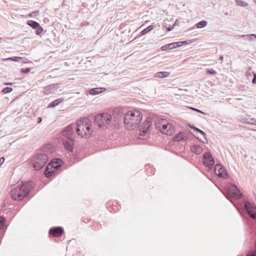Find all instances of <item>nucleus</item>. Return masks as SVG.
Masks as SVG:
<instances>
[{
  "label": "nucleus",
  "instance_id": "nucleus-1",
  "mask_svg": "<svg viewBox=\"0 0 256 256\" xmlns=\"http://www.w3.org/2000/svg\"><path fill=\"white\" fill-rule=\"evenodd\" d=\"M34 183L32 181L28 182H23L12 187L10 192V195L12 200H20L26 196L32 188Z\"/></svg>",
  "mask_w": 256,
  "mask_h": 256
},
{
  "label": "nucleus",
  "instance_id": "nucleus-2",
  "mask_svg": "<svg viewBox=\"0 0 256 256\" xmlns=\"http://www.w3.org/2000/svg\"><path fill=\"white\" fill-rule=\"evenodd\" d=\"M90 121L87 118H81L76 122V131L78 136L82 138L90 134L92 132L90 128Z\"/></svg>",
  "mask_w": 256,
  "mask_h": 256
},
{
  "label": "nucleus",
  "instance_id": "nucleus-3",
  "mask_svg": "<svg viewBox=\"0 0 256 256\" xmlns=\"http://www.w3.org/2000/svg\"><path fill=\"white\" fill-rule=\"evenodd\" d=\"M155 126L161 133L171 136L174 133V128L172 124L165 119L158 120L155 122Z\"/></svg>",
  "mask_w": 256,
  "mask_h": 256
},
{
  "label": "nucleus",
  "instance_id": "nucleus-4",
  "mask_svg": "<svg viewBox=\"0 0 256 256\" xmlns=\"http://www.w3.org/2000/svg\"><path fill=\"white\" fill-rule=\"evenodd\" d=\"M49 152L38 153L34 156L32 164L34 169L38 170L42 168L46 164L48 159Z\"/></svg>",
  "mask_w": 256,
  "mask_h": 256
},
{
  "label": "nucleus",
  "instance_id": "nucleus-5",
  "mask_svg": "<svg viewBox=\"0 0 256 256\" xmlns=\"http://www.w3.org/2000/svg\"><path fill=\"white\" fill-rule=\"evenodd\" d=\"M142 120V113L138 110H129V130L136 128Z\"/></svg>",
  "mask_w": 256,
  "mask_h": 256
},
{
  "label": "nucleus",
  "instance_id": "nucleus-6",
  "mask_svg": "<svg viewBox=\"0 0 256 256\" xmlns=\"http://www.w3.org/2000/svg\"><path fill=\"white\" fill-rule=\"evenodd\" d=\"M112 121V115L108 113H102L95 116V122L100 128H106Z\"/></svg>",
  "mask_w": 256,
  "mask_h": 256
},
{
  "label": "nucleus",
  "instance_id": "nucleus-7",
  "mask_svg": "<svg viewBox=\"0 0 256 256\" xmlns=\"http://www.w3.org/2000/svg\"><path fill=\"white\" fill-rule=\"evenodd\" d=\"M242 196L239 189L234 185L230 184L228 186L226 194V196L228 198H233L236 199L239 198Z\"/></svg>",
  "mask_w": 256,
  "mask_h": 256
},
{
  "label": "nucleus",
  "instance_id": "nucleus-8",
  "mask_svg": "<svg viewBox=\"0 0 256 256\" xmlns=\"http://www.w3.org/2000/svg\"><path fill=\"white\" fill-rule=\"evenodd\" d=\"M76 128L74 124H68L64 128L62 132V136L67 139H74L72 136L74 134V130Z\"/></svg>",
  "mask_w": 256,
  "mask_h": 256
},
{
  "label": "nucleus",
  "instance_id": "nucleus-9",
  "mask_svg": "<svg viewBox=\"0 0 256 256\" xmlns=\"http://www.w3.org/2000/svg\"><path fill=\"white\" fill-rule=\"evenodd\" d=\"M203 163L208 168L211 169L214 166V161L212 154L209 152H206L203 156Z\"/></svg>",
  "mask_w": 256,
  "mask_h": 256
},
{
  "label": "nucleus",
  "instance_id": "nucleus-10",
  "mask_svg": "<svg viewBox=\"0 0 256 256\" xmlns=\"http://www.w3.org/2000/svg\"><path fill=\"white\" fill-rule=\"evenodd\" d=\"M244 207L250 218L256 220V206L250 202H246Z\"/></svg>",
  "mask_w": 256,
  "mask_h": 256
},
{
  "label": "nucleus",
  "instance_id": "nucleus-11",
  "mask_svg": "<svg viewBox=\"0 0 256 256\" xmlns=\"http://www.w3.org/2000/svg\"><path fill=\"white\" fill-rule=\"evenodd\" d=\"M151 126V122L149 119H147L142 122L139 130L140 136H145L148 134V130Z\"/></svg>",
  "mask_w": 256,
  "mask_h": 256
},
{
  "label": "nucleus",
  "instance_id": "nucleus-12",
  "mask_svg": "<svg viewBox=\"0 0 256 256\" xmlns=\"http://www.w3.org/2000/svg\"><path fill=\"white\" fill-rule=\"evenodd\" d=\"M214 172L219 177L226 178L227 176V172L226 170L220 164H216L214 166Z\"/></svg>",
  "mask_w": 256,
  "mask_h": 256
},
{
  "label": "nucleus",
  "instance_id": "nucleus-13",
  "mask_svg": "<svg viewBox=\"0 0 256 256\" xmlns=\"http://www.w3.org/2000/svg\"><path fill=\"white\" fill-rule=\"evenodd\" d=\"M64 232V229L60 226L54 227L51 228L49 231V234L52 236H60Z\"/></svg>",
  "mask_w": 256,
  "mask_h": 256
},
{
  "label": "nucleus",
  "instance_id": "nucleus-14",
  "mask_svg": "<svg viewBox=\"0 0 256 256\" xmlns=\"http://www.w3.org/2000/svg\"><path fill=\"white\" fill-rule=\"evenodd\" d=\"M110 112L114 116V118L122 116L124 112V109L122 108H116L110 110Z\"/></svg>",
  "mask_w": 256,
  "mask_h": 256
},
{
  "label": "nucleus",
  "instance_id": "nucleus-15",
  "mask_svg": "<svg viewBox=\"0 0 256 256\" xmlns=\"http://www.w3.org/2000/svg\"><path fill=\"white\" fill-rule=\"evenodd\" d=\"M74 139H67L63 141V144L66 149L72 152L74 150Z\"/></svg>",
  "mask_w": 256,
  "mask_h": 256
},
{
  "label": "nucleus",
  "instance_id": "nucleus-16",
  "mask_svg": "<svg viewBox=\"0 0 256 256\" xmlns=\"http://www.w3.org/2000/svg\"><path fill=\"white\" fill-rule=\"evenodd\" d=\"M57 84H52L46 86L44 88V92L45 94L48 95L50 93L53 92L54 90L57 89Z\"/></svg>",
  "mask_w": 256,
  "mask_h": 256
},
{
  "label": "nucleus",
  "instance_id": "nucleus-17",
  "mask_svg": "<svg viewBox=\"0 0 256 256\" xmlns=\"http://www.w3.org/2000/svg\"><path fill=\"white\" fill-rule=\"evenodd\" d=\"M106 90L105 88H92L90 91V94L91 95H96L99 94H100Z\"/></svg>",
  "mask_w": 256,
  "mask_h": 256
},
{
  "label": "nucleus",
  "instance_id": "nucleus-18",
  "mask_svg": "<svg viewBox=\"0 0 256 256\" xmlns=\"http://www.w3.org/2000/svg\"><path fill=\"white\" fill-rule=\"evenodd\" d=\"M174 140L176 142H179L182 140H186L188 139L186 135L184 132H180L177 134L174 138Z\"/></svg>",
  "mask_w": 256,
  "mask_h": 256
},
{
  "label": "nucleus",
  "instance_id": "nucleus-19",
  "mask_svg": "<svg viewBox=\"0 0 256 256\" xmlns=\"http://www.w3.org/2000/svg\"><path fill=\"white\" fill-rule=\"evenodd\" d=\"M191 150L196 154H200L202 152V148L199 145L194 144L191 148Z\"/></svg>",
  "mask_w": 256,
  "mask_h": 256
},
{
  "label": "nucleus",
  "instance_id": "nucleus-20",
  "mask_svg": "<svg viewBox=\"0 0 256 256\" xmlns=\"http://www.w3.org/2000/svg\"><path fill=\"white\" fill-rule=\"evenodd\" d=\"M170 75V72H160L155 74L154 77L158 78H166Z\"/></svg>",
  "mask_w": 256,
  "mask_h": 256
},
{
  "label": "nucleus",
  "instance_id": "nucleus-21",
  "mask_svg": "<svg viewBox=\"0 0 256 256\" xmlns=\"http://www.w3.org/2000/svg\"><path fill=\"white\" fill-rule=\"evenodd\" d=\"M63 100H64L63 98H58V99L54 100V102H50L49 104L48 108H54V107L58 105Z\"/></svg>",
  "mask_w": 256,
  "mask_h": 256
},
{
  "label": "nucleus",
  "instance_id": "nucleus-22",
  "mask_svg": "<svg viewBox=\"0 0 256 256\" xmlns=\"http://www.w3.org/2000/svg\"><path fill=\"white\" fill-rule=\"evenodd\" d=\"M27 24L34 29L37 28L40 26V24L36 22L30 20L28 22Z\"/></svg>",
  "mask_w": 256,
  "mask_h": 256
},
{
  "label": "nucleus",
  "instance_id": "nucleus-23",
  "mask_svg": "<svg viewBox=\"0 0 256 256\" xmlns=\"http://www.w3.org/2000/svg\"><path fill=\"white\" fill-rule=\"evenodd\" d=\"M180 42H172V43L168 44V47H170V50L179 47L181 46V44H180Z\"/></svg>",
  "mask_w": 256,
  "mask_h": 256
},
{
  "label": "nucleus",
  "instance_id": "nucleus-24",
  "mask_svg": "<svg viewBox=\"0 0 256 256\" xmlns=\"http://www.w3.org/2000/svg\"><path fill=\"white\" fill-rule=\"evenodd\" d=\"M22 59V58L21 57L14 56V57H10V58H3L2 60H4V61L12 60V61H15V62H18Z\"/></svg>",
  "mask_w": 256,
  "mask_h": 256
},
{
  "label": "nucleus",
  "instance_id": "nucleus-25",
  "mask_svg": "<svg viewBox=\"0 0 256 256\" xmlns=\"http://www.w3.org/2000/svg\"><path fill=\"white\" fill-rule=\"evenodd\" d=\"M154 28V26L152 25H150L148 26L146 28L142 30L141 32L142 35H144L147 34L148 32L151 31Z\"/></svg>",
  "mask_w": 256,
  "mask_h": 256
},
{
  "label": "nucleus",
  "instance_id": "nucleus-26",
  "mask_svg": "<svg viewBox=\"0 0 256 256\" xmlns=\"http://www.w3.org/2000/svg\"><path fill=\"white\" fill-rule=\"evenodd\" d=\"M236 2L237 5L240 6L246 7L248 6V4L247 2L240 0H236Z\"/></svg>",
  "mask_w": 256,
  "mask_h": 256
},
{
  "label": "nucleus",
  "instance_id": "nucleus-27",
  "mask_svg": "<svg viewBox=\"0 0 256 256\" xmlns=\"http://www.w3.org/2000/svg\"><path fill=\"white\" fill-rule=\"evenodd\" d=\"M242 37H245L246 40H252L254 38L256 39V35L254 34L242 35Z\"/></svg>",
  "mask_w": 256,
  "mask_h": 256
},
{
  "label": "nucleus",
  "instance_id": "nucleus-28",
  "mask_svg": "<svg viewBox=\"0 0 256 256\" xmlns=\"http://www.w3.org/2000/svg\"><path fill=\"white\" fill-rule=\"evenodd\" d=\"M207 24V22L204 20H202L196 24L198 28H202L206 26Z\"/></svg>",
  "mask_w": 256,
  "mask_h": 256
},
{
  "label": "nucleus",
  "instance_id": "nucleus-29",
  "mask_svg": "<svg viewBox=\"0 0 256 256\" xmlns=\"http://www.w3.org/2000/svg\"><path fill=\"white\" fill-rule=\"evenodd\" d=\"M53 173H54V172L50 171L48 168L47 166L45 170V172H44V174H45L47 178H50L52 176Z\"/></svg>",
  "mask_w": 256,
  "mask_h": 256
},
{
  "label": "nucleus",
  "instance_id": "nucleus-30",
  "mask_svg": "<svg viewBox=\"0 0 256 256\" xmlns=\"http://www.w3.org/2000/svg\"><path fill=\"white\" fill-rule=\"evenodd\" d=\"M199 132L204 136V140H200L204 144L207 143L208 140L206 137V133L202 130H199Z\"/></svg>",
  "mask_w": 256,
  "mask_h": 256
},
{
  "label": "nucleus",
  "instance_id": "nucleus-31",
  "mask_svg": "<svg viewBox=\"0 0 256 256\" xmlns=\"http://www.w3.org/2000/svg\"><path fill=\"white\" fill-rule=\"evenodd\" d=\"M38 14H39V11H35V12H31V13H30V14H28L26 16V18H28V17L36 16H38Z\"/></svg>",
  "mask_w": 256,
  "mask_h": 256
},
{
  "label": "nucleus",
  "instance_id": "nucleus-32",
  "mask_svg": "<svg viewBox=\"0 0 256 256\" xmlns=\"http://www.w3.org/2000/svg\"><path fill=\"white\" fill-rule=\"evenodd\" d=\"M35 30H36V34L38 36H40L43 31V28L40 26H38V28H36Z\"/></svg>",
  "mask_w": 256,
  "mask_h": 256
},
{
  "label": "nucleus",
  "instance_id": "nucleus-33",
  "mask_svg": "<svg viewBox=\"0 0 256 256\" xmlns=\"http://www.w3.org/2000/svg\"><path fill=\"white\" fill-rule=\"evenodd\" d=\"M12 90V88L6 87L2 90V92L3 94H7V93L11 92Z\"/></svg>",
  "mask_w": 256,
  "mask_h": 256
},
{
  "label": "nucleus",
  "instance_id": "nucleus-34",
  "mask_svg": "<svg viewBox=\"0 0 256 256\" xmlns=\"http://www.w3.org/2000/svg\"><path fill=\"white\" fill-rule=\"evenodd\" d=\"M246 123L256 125V118H250L248 120Z\"/></svg>",
  "mask_w": 256,
  "mask_h": 256
},
{
  "label": "nucleus",
  "instance_id": "nucleus-35",
  "mask_svg": "<svg viewBox=\"0 0 256 256\" xmlns=\"http://www.w3.org/2000/svg\"><path fill=\"white\" fill-rule=\"evenodd\" d=\"M206 73L208 74H216V70H214L212 69H210V70H208L206 71Z\"/></svg>",
  "mask_w": 256,
  "mask_h": 256
},
{
  "label": "nucleus",
  "instance_id": "nucleus-36",
  "mask_svg": "<svg viewBox=\"0 0 256 256\" xmlns=\"http://www.w3.org/2000/svg\"><path fill=\"white\" fill-rule=\"evenodd\" d=\"M176 21H177V20H176V21L175 22V23H174V24H173V25H172V26H170L168 27V28H166V29H167V31H168V32L171 31V30H172L174 28V26H176Z\"/></svg>",
  "mask_w": 256,
  "mask_h": 256
},
{
  "label": "nucleus",
  "instance_id": "nucleus-37",
  "mask_svg": "<svg viewBox=\"0 0 256 256\" xmlns=\"http://www.w3.org/2000/svg\"><path fill=\"white\" fill-rule=\"evenodd\" d=\"M168 44H167L166 45L163 46H162L161 49L163 51L166 50L168 49L170 50V47H168Z\"/></svg>",
  "mask_w": 256,
  "mask_h": 256
},
{
  "label": "nucleus",
  "instance_id": "nucleus-38",
  "mask_svg": "<svg viewBox=\"0 0 256 256\" xmlns=\"http://www.w3.org/2000/svg\"><path fill=\"white\" fill-rule=\"evenodd\" d=\"M128 116V112H126L124 118V123L126 125L128 124V122H127L126 116Z\"/></svg>",
  "mask_w": 256,
  "mask_h": 256
},
{
  "label": "nucleus",
  "instance_id": "nucleus-39",
  "mask_svg": "<svg viewBox=\"0 0 256 256\" xmlns=\"http://www.w3.org/2000/svg\"><path fill=\"white\" fill-rule=\"evenodd\" d=\"M54 164H52V167L54 168H57L58 167H60V166L56 164V162H54L53 160L52 161Z\"/></svg>",
  "mask_w": 256,
  "mask_h": 256
},
{
  "label": "nucleus",
  "instance_id": "nucleus-40",
  "mask_svg": "<svg viewBox=\"0 0 256 256\" xmlns=\"http://www.w3.org/2000/svg\"><path fill=\"white\" fill-rule=\"evenodd\" d=\"M4 218L2 216H0V225L4 226Z\"/></svg>",
  "mask_w": 256,
  "mask_h": 256
},
{
  "label": "nucleus",
  "instance_id": "nucleus-41",
  "mask_svg": "<svg viewBox=\"0 0 256 256\" xmlns=\"http://www.w3.org/2000/svg\"><path fill=\"white\" fill-rule=\"evenodd\" d=\"M191 108L192 110H195V111H196V112H200V113H202V114H206V113H204V112H202V111H201V110H198V109H196V108Z\"/></svg>",
  "mask_w": 256,
  "mask_h": 256
},
{
  "label": "nucleus",
  "instance_id": "nucleus-42",
  "mask_svg": "<svg viewBox=\"0 0 256 256\" xmlns=\"http://www.w3.org/2000/svg\"><path fill=\"white\" fill-rule=\"evenodd\" d=\"M252 83L253 84H256V74H254V78L252 80Z\"/></svg>",
  "mask_w": 256,
  "mask_h": 256
},
{
  "label": "nucleus",
  "instance_id": "nucleus-43",
  "mask_svg": "<svg viewBox=\"0 0 256 256\" xmlns=\"http://www.w3.org/2000/svg\"><path fill=\"white\" fill-rule=\"evenodd\" d=\"M4 158L2 157L0 158V166L4 162Z\"/></svg>",
  "mask_w": 256,
  "mask_h": 256
},
{
  "label": "nucleus",
  "instance_id": "nucleus-44",
  "mask_svg": "<svg viewBox=\"0 0 256 256\" xmlns=\"http://www.w3.org/2000/svg\"><path fill=\"white\" fill-rule=\"evenodd\" d=\"M190 126V128H193L194 130H195L197 131V132H199V130H200V129H198V128H196V127H194V126Z\"/></svg>",
  "mask_w": 256,
  "mask_h": 256
},
{
  "label": "nucleus",
  "instance_id": "nucleus-45",
  "mask_svg": "<svg viewBox=\"0 0 256 256\" xmlns=\"http://www.w3.org/2000/svg\"><path fill=\"white\" fill-rule=\"evenodd\" d=\"M248 256H256V250L252 252L250 255H248Z\"/></svg>",
  "mask_w": 256,
  "mask_h": 256
},
{
  "label": "nucleus",
  "instance_id": "nucleus-46",
  "mask_svg": "<svg viewBox=\"0 0 256 256\" xmlns=\"http://www.w3.org/2000/svg\"><path fill=\"white\" fill-rule=\"evenodd\" d=\"M30 68H26L24 70V72H30Z\"/></svg>",
  "mask_w": 256,
  "mask_h": 256
},
{
  "label": "nucleus",
  "instance_id": "nucleus-47",
  "mask_svg": "<svg viewBox=\"0 0 256 256\" xmlns=\"http://www.w3.org/2000/svg\"><path fill=\"white\" fill-rule=\"evenodd\" d=\"M223 59H224V57L222 56H220L219 58V60H220L221 62H222L223 60Z\"/></svg>",
  "mask_w": 256,
  "mask_h": 256
},
{
  "label": "nucleus",
  "instance_id": "nucleus-48",
  "mask_svg": "<svg viewBox=\"0 0 256 256\" xmlns=\"http://www.w3.org/2000/svg\"><path fill=\"white\" fill-rule=\"evenodd\" d=\"M181 43L183 44H187V42H186V41H184L182 42H180V44H181Z\"/></svg>",
  "mask_w": 256,
  "mask_h": 256
},
{
  "label": "nucleus",
  "instance_id": "nucleus-49",
  "mask_svg": "<svg viewBox=\"0 0 256 256\" xmlns=\"http://www.w3.org/2000/svg\"><path fill=\"white\" fill-rule=\"evenodd\" d=\"M42 118H39V120H38V122L40 123L42 122Z\"/></svg>",
  "mask_w": 256,
  "mask_h": 256
},
{
  "label": "nucleus",
  "instance_id": "nucleus-50",
  "mask_svg": "<svg viewBox=\"0 0 256 256\" xmlns=\"http://www.w3.org/2000/svg\"><path fill=\"white\" fill-rule=\"evenodd\" d=\"M250 74V72H246V75L247 76H248Z\"/></svg>",
  "mask_w": 256,
  "mask_h": 256
},
{
  "label": "nucleus",
  "instance_id": "nucleus-51",
  "mask_svg": "<svg viewBox=\"0 0 256 256\" xmlns=\"http://www.w3.org/2000/svg\"><path fill=\"white\" fill-rule=\"evenodd\" d=\"M3 226L0 225V230L2 228Z\"/></svg>",
  "mask_w": 256,
  "mask_h": 256
},
{
  "label": "nucleus",
  "instance_id": "nucleus-52",
  "mask_svg": "<svg viewBox=\"0 0 256 256\" xmlns=\"http://www.w3.org/2000/svg\"><path fill=\"white\" fill-rule=\"evenodd\" d=\"M254 1L256 4V0H254Z\"/></svg>",
  "mask_w": 256,
  "mask_h": 256
},
{
  "label": "nucleus",
  "instance_id": "nucleus-53",
  "mask_svg": "<svg viewBox=\"0 0 256 256\" xmlns=\"http://www.w3.org/2000/svg\"><path fill=\"white\" fill-rule=\"evenodd\" d=\"M11 84L10 83L7 84Z\"/></svg>",
  "mask_w": 256,
  "mask_h": 256
}]
</instances>
